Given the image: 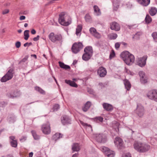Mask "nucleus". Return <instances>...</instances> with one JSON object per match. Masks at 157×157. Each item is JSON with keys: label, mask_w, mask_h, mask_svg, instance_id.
<instances>
[{"label": "nucleus", "mask_w": 157, "mask_h": 157, "mask_svg": "<svg viewBox=\"0 0 157 157\" xmlns=\"http://www.w3.org/2000/svg\"><path fill=\"white\" fill-rule=\"evenodd\" d=\"M10 142H13L14 141H17V140L15 139V137L13 136H10Z\"/></svg>", "instance_id": "obj_46"}, {"label": "nucleus", "mask_w": 157, "mask_h": 157, "mask_svg": "<svg viewBox=\"0 0 157 157\" xmlns=\"http://www.w3.org/2000/svg\"><path fill=\"white\" fill-rule=\"evenodd\" d=\"M145 20L146 23L149 24L151 21L152 19L149 15H147L145 17Z\"/></svg>", "instance_id": "obj_39"}, {"label": "nucleus", "mask_w": 157, "mask_h": 157, "mask_svg": "<svg viewBox=\"0 0 157 157\" xmlns=\"http://www.w3.org/2000/svg\"><path fill=\"white\" fill-rule=\"evenodd\" d=\"M115 145L119 149H121L123 147V142L122 139L119 137H116L114 141Z\"/></svg>", "instance_id": "obj_12"}, {"label": "nucleus", "mask_w": 157, "mask_h": 157, "mask_svg": "<svg viewBox=\"0 0 157 157\" xmlns=\"http://www.w3.org/2000/svg\"><path fill=\"white\" fill-rule=\"evenodd\" d=\"M95 119H96L97 120H98L101 122H102L103 119V118L101 117H96Z\"/></svg>", "instance_id": "obj_49"}, {"label": "nucleus", "mask_w": 157, "mask_h": 157, "mask_svg": "<svg viewBox=\"0 0 157 157\" xmlns=\"http://www.w3.org/2000/svg\"><path fill=\"white\" fill-rule=\"evenodd\" d=\"M102 106L103 108L107 111H111L113 110V106L110 104L104 103L102 104Z\"/></svg>", "instance_id": "obj_17"}, {"label": "nucleus", "mask_w": 157, "mask_h": 157, "mask_svg": "<svg viewBox=\"0 0 157 157\" xmlns=\"http://www.w3.org/2000/svg\"><path fill=\"white\" fill-rule=\"evenodd\" d=\"M82 29V26L81 25H78L76 29V34L77 35H78L79 34Z\"/></svg>", "instance_id": "obj_35"}, {"label": "nucleus", "mask_w": 157, "mask_h": 157, "mask_svg": "<svg viewBox=\"0 0 157 157\" xmlns=\"http://www.w3.org/2000/svg\"><path fill=\"white\" fill-rule=\"evenodd\" d=\"M39 38H40L39 36L38 35L36 37H34L33 38V40L35 41H37V40H39Z\"/></svg>", "instance_id": "obj_52"}, {"label": "nucleus", "mask_w": 157, "mask_h": 157, "mask_svg": "<svg viewBox=\"0 0 157 157\" xmlns=\"http://www.w3.org/2000/svg\"><path fill=\"white\" fill-rule=\"evenodd\" d=\"M62 123L63 125L71 123V120L70 118L67 116L64 115L61 118Z\"/></svg>", "instance_id": "obj_15"}, {"label": "nucleus", "mask_w": 157, "mask_h": 157, "mask_svg": "<svg viewBox=\"0 0 157 157\" xmlns=\"http://www.w3.org/2000/svg\"><path fill=\"white\" fill-rule=\"evenodd\" d=\"M41 130L45 134H49L51 132L50 124L49 122L43 124L41 126Z\"/></svg>", "instance_id": "obj_8"}, {"label": "nucleus", "mask_w": 157, "mask_h": 157, "mask_svg": "<svg viewBox=\"0 0 157 157\" xmlns=\"http://www.w3.org/2000/svg\"><path fill=\"white\" fill-rule=\"evenodd\" d=\"M33 155V153L32 152H30L29 153V157H32Z\"/></svg>", "instance_id": "obj_58"}, {"label": "nucleus", "mask_w": 157, "mask_h": 157, "mask_svg": "<svg viewBox=\"0 0 157 157\" xmlns=\"http://www.w3.org/2000/svg\"><path fill=\"white\" fill-rule=\"evenodd\" d=\"M90 33L93 36L95 33L97 32L96 29L94 28H91L90 29Z\"/></svg>", "instance_id": "obj_42"}, {"label": "nucleus", "mask_w": 157, "mask_h": 157, "mask_svg": "<svg viewBox=\"0 0 157 157\" xmlns=\"http://www.w3.org/2000/svg\"><path fill=\"white\" fill-rule=\"evenodd\" d=\"M10 144L11 146L14 147H16L17 146V141H14L13 142H10Z\"/></svg>", "instance_id": "obj_41"}, {"label": "nucleus", "mask_w": 157, "mask_h": 157, "mask_svg": "<svg viewBox=\"0 0 157 157\" xmlns=\"http://www.w3.org/2000/svg\"><path fill=\"white\" fill-rule=\"evenodd\" d=\"M135 26V25H129L128 26L129 29H132V27L133 26Z\"/></svg>", "instance_id": "obj_59"}, {"label": "nucleus", "mask_w": 157, "mask_h": 157, "mask_svg": "<svg viewBox=\"0 0 157 157\" xmlns=\"http://www.w3.org/2000/svg\"><path fill=\"white\" fill-rule=\"evenodd\" d=\"M32 44L31 42H30V43L27 42L24 44V46L25 47H26L27 46H28V47H29V46L32 45Z\"/></svg>", "instance_id": "obj_51"}, {"label": "nucleus", "mask_w": 157, "mask_h": 157, "mask_svg": "<svg viewBox=\"0 0 157 157\" xmlns=\"http://www.w3.org/2000/svg\"><path fill=\"white\" fill-rule=\"evenodd\" d=\"M139 75L141 77L140 81L142 83H145L147 82L146 80L144 78V73L143 71H140L139 73Z\"/></svg>", "instance_id": "obj_24"}, {"label": "nucleus", "mask_w": 157, "mask_h": 157, "mask_svg": "<svg viewBox=\"0 0 157 157\" xmlns=\"http://www.w3.org/2000/svg\"><path fill=\"white\" fill-rule=\"evenodd\" d=\"M50 40L53 43H55L57 41H63V37L60 34L55 35L53 33H51L48 36Z\"/></svg>", "instance_id": "obj_4"}, {"label": "nucleus", "mask_w": 157, "mask_h": 157, "mask_svg": "<svg viewBox=\"0 0 157 157\" xmlns=\"http://www.w3.org/2000/svg\"><path fill=\"white\" fill-rule=\"evenodd\" d=\"M15 45L17 48H19L21 45V42L19 41H17L15 43Z\"/></svg>", "instance_id": "obj_47"}, {"label": "nucleus", "mask_w": 157, "mask_h": 157, "mask_svg": "<svg viewBox=\"0 0 157 157\" xmlns=\"http://www.w3.org/2000/svg\"><path fill=\"white\" fill-rule=\"evenodd\" d=\"M93 36L97 38H99L101 37V35L97 32L95 33L93 35Z\"/></svg>", "instance_id": "obj_44"}, {"label": "nucleus", "mask_w": 157, "mask_h": 157, "mask_svg": "<svg viewBox=\"0 0 157 157\" xmlns=\"http://www.w3.org/2000/svg\"><path fill=\"white\" fill-rule=\"evenodd\" d=\"M121 43H120L117 42L115 43V46L116 49H118L120 47Z\"/></svg>", "instance_id": "obj_48"}, {"label": "nucleus", "mask_w": 157, "mask_h": 157, "mask_svg": "<svg viewBox=\"0 0 157 157\" xmlns=\"http://www.w3.org/2000/svg\"><path fill=\"white\" fill-rule=\"evenodd\" d=\"M147 98L157 102V90H152L149 91L147 94Z\"/></svg>", "instance_id": "obj_7"}, {"label": "nucleus", "mask_w": 157, "mask_h": 157, "mask_svg": "<svg viewBox=\"0 0 157 157\" xmlns=\"http://www.w3.org/2000/svg\"><path fill=\"white\" fill-rule=\"evenodd\" d=\"M72 149L74 151H78L80 149V146L78 143H74L72 146Z\"/></svg>", "instance_id": "obj_19"}, {"label": "nucleus", "mask_w": 157, "mask_h": 157, "mask_svg": "<svg viewBox=\"0 0 157 157\" xmlns=\"http://www.w3.org/2000/svg\"><path fill=\"white\" fill-rule=\"evenodd\" d=\"M133 146L134 149L139 152H145L148 151L150 148V146L144 143L135 142Z\"/></svg>", "instance_id": "obj_3"}, {"label": "nucleus", "mask_w": 157, "mask_h": 157, "mask_svg": "<svg viewBox=\"0 0 157 157\" xmlns=\"http://www.w3.org/2000/svg\"><path fill=\"white\" fill-rule=\"evenodd\" d=\"M117 37V35L116 33H112L109 34L108 35V37L110 40H115Z\"/></svg>", "instance_id": "obj_29"}, {"label": "nucleus", "mask_w": 157, "mask_h": 157, "mask_svg": "<svg viewBox=\"0 0 157 157\" xmlns=\"http://www.w3.org/2000/svg\"><path fill=\"white\" fill-rule=\"evenodd\" d=\"M20 95V91L17 90H15L7 94V96L8 97L11 98H14L17 97Z\"/></svg>", "instance_id": "obj_13"}, {"label": "nucleus", "mask_w": 157, "mask_h": 157, "mask_svg": "<svg viewBox=\"0 0 157 157\" xmlns=\"http://www.w3.org/2000/svg\"><path fill=\"white\" fill-rule=\"evenodd\" d=\"M114 123L116 124V128H117L118 129V127L119 126V123L116 121H114Z\"/></svg>", "instance_id": "obj_55"}, {"label": "nucleus", "mask_w": 157, "mask_h": 157, "mask_svg": "<svg viewBox=\"0 0 157 157\" xmlns=\"http://www.w3.org/2000/svg\"><path fill=\"white\" fill-rule=\"evenodd\" d=\"M84 51L85 53L92 55L93 51L92 48L91 46H87L84 49Z\"/></svg>", "instance_id": "obj_23"}, {"label": "nucleus", "mask_w": 157, "mask_h": 157, "mask_svg": "<svg viewBox=\"0 0 157 157\" xmlns=\"http://www.w3.org/2000/svg\"><path fill=\"white\" fill-rule=\"evenodd\" d=\"M137 2L144 6H147L150 3V0H137Z\"/></svg>", "instance_id": "obj_18"}, {"label": "nucleus", "mask_w": 157, "mask_h": 157, "mask_svg": "<svg viewBox=\"0 0 157 157\" xmlns=\"http://www.w3.org/2000/svg\"><path fill=\"white\" fill-rule=\"evenodd\" d=\"M31 33L33 34H35L36 33V31L34 29H32L31 31Z\"/></svg>", "instance_id": "obj_57"}, {"label": "nucleus", "mask_w": 157, "mask_h": 157, "mask_svg": "<svg viewBox=\"0 0 157 157\" xmlns=\"http://www.w3.org/2000/svg\"><path fill=\"white\" fill-rule=\"evenodd\" d=\"M28 57L25 56L24 58L21 61V62H25L28 59Z\"/></svg>", "instance_id": "obj_54"}, {"label": "nucleus", "mask_w": 157, "mask_h": 157, "mask_svg": "<svg viewBox=\"0 0 157 157\" xmlns=\"http://www.w3.org/2000/svg\"><path fill=\"white\" fill-rule=\"evenodd\" d=\"M140 33H136V34L133 37V38H134L136 35H139Z\"/></svg>", "instance_id": "obj_62"}, {"label": "nucleus", "mask_w": 157, "mask_h": 157, "mask_svg": "<svg viewBox=\"0 0 157 157\" xmlns=\"http://www.w3.org/2000/svg\"><path fill=\"white\" fill-rule=\"evenodd\" d=\"M120 56L124 62L128 65H132L135 61L134 56L128 51L123 52Z\"/></svg>", "instance_id": "obj_1"}, {"label": "nucleus", "mask_w": 157, "mask_h": 157, "mask_svg": "<svg viewBox=\"0 0 157 157\" xmlns=\"http://www.w3.org/2000/svg\"><path fill=\"white\" fill-rule=\"evenodd\" d=\"M59 108V106L58 104H55L53 107L54 111H57Z\"/></svg>", "instance_id": "obj_45"}, {"label": "nucleus", "mask_w": 157, "mask_h": 157, "mask_svg": "<svg viewBox=\"0 0 157 157\" xmlns=\"http://www.w3.org/2000/svg\"><path fill=\"white\" fill-rule=\"evenodd\" d=\"M96 139L98 142L102 143H105L107 141L106 136L101 134H97Z\"/></svg>", "instance_id": "obj_11"}, {"label": "nucleus", "mask_w": 157, "mask_h": 157, "mask_svg": "<svg viewBox=\"0 0 157 157\" xmlns=\"http://www.w3.org/2000/svg\"><path fill=\"white\" fill-rule=\"evenodd\" d=\"M65 82L66 83L71 86L75 87H78L77 85L74 81L70 80H65Z\"/></svg>", "instance_id": "obj_26"}, {"label": "nucleus", "mask_w": 157, "mask_h": 157, "mask_svg": "<svg viewBox=\"0 0 157 157\" xmlns=\"http://www.w3.org/2000/svg\"><path fill=\"white\" fill-rule=\"evenodd\" d=\"M115 55L114 51L112 50L109 55V58L111 59L114 57Z\"/></svg>", "instance_id": "obj_43"}, {"label": "nucleus", "mask_w": 157, "mask_h": 157, "mask_svg": "<svg viewBox=\"0 0 157 157\" xmlns=\"http://www.w3.org/2000/svg\"><path fill=\"white\" fill-rule=\"evenodd\" d=\"M99 86H100L102 88V86H103V84L102 83H99Z\"/></svg>", "instance_id": "obj_63"}, {"label": "nucleus", "mask_w": 157, "mask_h": 157, "mask_svg": "<svg viewBox=\"0 0 157 157\" xmlns=\"http://www.w3.org/2000/svg\"><path fill=\"white\" fill-rule=\"evenodd\" d=\"M59 21L61 25L67 26L71 23V19L68 15L64 12H62L59 15Z\"/></svg>", "instance_id": "obj_2"}, {"label": "nucleus", "mask_w": 157, "mask_h": 157, "mask_svg": "<svg viewBox=\"0 0 157 157\" xmlns=\"http://www.w3.org/2000/svg\"><path fill=\"white\" fill-rule=\"evenodd\" d=\"M63 135L60 133H56L53 136V138L55 140H56L57 139L62 138Z\"/></svg>", "instance_id": "obj_31"}, {"label": "nucleus", "mask_w": 157, "mask_h": 157, "mask_svg": "<svg viewBox=\"0 0 157 157\" xmlns=\"http://www.w3.org/2000/svg\"><path fill=\"white\" fill-rule=\"evenodd\" d=\"M2 157H13V156L11 155H7L6 156H3Z\"/></svg>", "instance_id": "obj_60"}, {"label": "nucleus", "mask_w": 157, "mask_h": 157, "mask_svg": "<svg viewBox=\"0 0 157 157\" xmlns=\"http://www.w3.org/2000/svg\"><path fill=\"white\" fill-rule=\"evenodd\" d=\"M85 19L86 22L90 23L92 21L91 17L89 14H86L85 17Z\"/></svg>", "instance_id": "obj_33"}, {"label": "nucleus", "mask_w": 157, "mask_h": 157, "mask_svg": "<svg viewBox=\"0 0 157 157\" xmlns=\"http://www.w3.org/2000/svg\"><path fill=\"white\" fill-rule=\"evenodd\" d=\"M35 90L38 91L40 94H45V91L39 87H36L35 88Z\"/></svg>", "instance_id": "obj_34"}, {"label": "nucleus", "mask_w": 157, "mask_h": 157, "mask_svg": "<svg viewBox=\"0 0 157 157\" xmlns=\"http://www.w3.org/2000/svg\"><path fill=\"white\" fill-rule=\"evenodd\" d=\"M122 157H132L131 154L129 153H127L124 156Z\"/></svg>", "instance_id": "obj_53"}, {"label": "nucleus", "mask_w": 157, "mask_h": 157, "mask_svg": "<svg viewBox=\"0 0 157 157\" xmlns=\"http://www.w3.org/2000/svg\"><path fill=\"white\" fill-rule=\"evenodd\" d=\"M59 66L60 67L65 69H69L70 68V66L65 64L61 62H59Z\"/></svg>", "instance_id": "obj_32"}, {"label": "nucleus", "mask_w": 157, "mask_h": 157, "mask_svg": "<svg viewBox=\"0 0 157 157\" xmlns=\"http://www.w3.org/2000/svg\"><path fill=\"white\" fill-rule=\"evenodd\" d=\"M92 56L91 55L85 53L82 56V59L84 60L87 61Z\"/></svg>", "instance_id": "obj_28"}, {"label": "nucleus", "mask_w": 157, "mask_h": 157, "mask_svg": "<svg viewBox=\"0 0 157 157\" xmlns=\"http://www.w3.org/2000/svg\"><path fill=\"white\" fill-rule=\"evenodd\" d=\"M25 18V17L24 16H21L20 17V20L21 21L24 20Z\"/></svg>", "instance_id": "obj_56"}, {"label": "nucleus", "mask_w": 157, "mask_h": 157, "mask_svg": "<svg viewBox=\"0 0 157 157\" xmlns=\"http://www.w3.org/2000/svg\"><path fill=\"white\" fill-rule=\"evenodd\" d=\"M9 12V10L8 9H5L2 12V14L3 15L8 13Z\"/></svg>", "instance_id": "obj_50"}, {"label": "nucleus", "mask_w": 157, "mask_h": 157, "mask_svg": "<svg viewBox=\"0 0 157 157\" xmlns=\"http://www.w3.org/2000/svg\"><path fill=\"white\" fill-rule=\"evenodd\" d=\"M13 69H10L6 74L1 78V82H5L11 79L13 77Z\"/></svg>", "instance_id": "obj_5"}, {"label": "nucleus", "mask_w": 157, "mask_h": 157, "mask_svg": "<svg viewBox=\"0 0 157 157\" xmlns=\"http://www.w3.org/2000/svg\"><path fill=\"white\" fill-rule=\"evenodd\" d=\"M124 82L125 88L128 90H129L131 87V85L130 82L126 79H125Z\"/></svg>", "instance_id": "obj_25"}, {"label": "nucleus", "mask_w": 157, "mask_h": 157, "mask_svg": "<svg viewBox=\"0 0 157 157\" xmlns=\"http://www.w3.org/2000/svg\"><path fill=\"white\" fill-rule=\"evenodd\" d=\"M97 73L100 77H105L106 75L107 71L105 68L101 67L98 69Z\"/></svg>", "instance_id": "obj_14"}, {"label": "nucleus", "mask_w": 157, "mask_h": 157, "mask_svg": "<svg viewBox=\"0 0 157 157\" xmlns=\"http://www.w3.org/2000/svg\"><path fill=\"white\" fill-rule=\"evenodd\" d=\"M83 47L82 43L80 42L75 43L72 46V51L73 53L76 54Z\"/></svg>", "instance_id": "obj_6"}, {"label": "nucleus", "mask_w": 157, "mask_h": 157, "mask_svg": "<svg viewBox=\"0 0 157 157\" xmlns=\"http://www.w3.org/2000/svg\"><path fill=\"white\" fill-rule=\"evenodd\" d=\"M110 28L112 30L118 31L120 29V26L116 22H112L110 25Z\"/></svg>", "instance_id": "obj_16"}, {"label": "nucleus", "mask_w": 157, "mask_h": 157, "mask_svg": "<svg viewBox=\"0 0 157 157\" xmlns=\"http://www.w3.org/2000/svg\"><path fill=\"white\" fill-rule=\"evenodd\" d=\"M151 36L153 37L154 40L157 42V32H154L151 34Z\"/></svg>", "instance_id": "obj_40"}, {"label": "nucleus", "mask_w": 157, "mask_h": 157, "mask_svg": "<svg viewBox=\"0 0 157 157\" xmlns=\"http://www.w3.org/2000/svg\"><path fill=\"white\" fill-rule=\"evenodd\" d=\"M147 58V55L144 56L142 57L138 58L136 61L137 64L141 67H144L146 65Z\"/></svg>", "instance_id": "obj_9"}, {"label": "nucleus", "mask_w": 157, "mask_h": 157, "mask_svg": "<svg viewBox=\"0 0 157 157\" xmlns=\"http://www.w3.org/2000/svg\"><path fill=\"white\" fill-rule=\"evenodd\" d=\"M29 30H26L24 32V39L26 40H27L29 37Z\"/></svg>", "instance_id": "obj_37"}, {"label": "nucleus", "mask_w": 157, "mask_h": 157, "mask_svg": "<svg viewBox=\"0 0 157 157\" xmlns=\"http://www.w3.org/2000/svg\"><path fill=\"white\" fill-rule=\"evenodd\" d=\"M31 56L33 57L35 59L36 58V56L35 54L31 55Z\"/></svg>", "instance_id": "obj_64"}, {"label": "nucleus", "mask_w": 157, "mask_h": 157, "mask_svg": "<svg viewBox=\"0 0 157 157\" xmlns=\"http://www.w3.org/2000/svg\"><path fill=\"white\" fill-rule=\"evenodd\" d=\"M80 124L82 125L85 126L86 129H88L90 132H92V127L91 125L90 124H88L87 123H84L83 121H80Z\"/></svg>", "instance_id": "obj_22"}, {"label": "nucleus", "mask_w": 157, "mask_h": 157, "mask_svg": "<svg viewBox=\"0 0 157 157\" xmlns=\"http://www.w3.org/2000/svg\"><path fill=\"white\" fill-rule=\"evenodd\" d=\"M91 105V103L89 101H87L82 108V110L84 112H86Z\"/></svg>", "instance_id": "obj_20"}, {"label": "nucleus", "mask_w": 157, "mask_h": 157, "mask_svg": "<svg viewBox=\"0 0 157 157\" xmlns=\"http://www.w3.org/2000/svg\"><path fill=\"white\" fill-rule=\"evenodd\" d=\"M31 133L33 136L35 140H38L40 138V136L37 135L36 132L34 131H32Z\"/></svg>", "instance_id": "obj_36"}, {"label": "nucleus", "mask_w": 157, "mask_h": 157, "mask_svg": "<svg viewBox=\"0 0 157 157\" xmlns=\"http://www.w3.org/2000/svg\"><path fill=\"white\" fill-rule=\"evenodd\" d=\"M100 149L101 151L105 154V153H107L106 152L109 150V148L104 146L101 147Z\"/></svg>", "instance_id": "obj_38"}, {"label": "nucleus", "mask_w": 157, "mask_h": 157, "mask_svg": "<svg viewBox=\"0 0 157 157\" xmlns=\"http://www.w3.org/2000/svg\"><path fill=\"white\" fill-rule=\"evenodd\" d=\"M78 154H75L73 155L72 157H78Z\"/></svg>", "instance_id": "obj_61"}, {"label": "nucleus", "mask_w": 157, "mask_h": 157, "mask_svg": "<svg viewBox=\"0 0 157 157\" xmlns=\"http://www.w3.org/2000/svg\"><path fill=\"white\" fill-rule=\"evenodd\" d=\"M94 14L96 16H99L101 14V12L100 10L97 6L95 5L93 7Z\"/></svg>", "instance_id": "obj_21"}, {"label": "nucleus", "mask_w": 157, "mask_h": 157, "mask_svg": "<svg viewBox=\"0 0 157 157\" xmlns=\"http://www.w3.org/2000/svg\"><path fill=\"white\" fill-rule=\"evenodd\" d=\"M157 12V9L154 7H151L149 11L150 14L152 16L155 15Z\"/></svg>", "instance_id": "obj_27"}, {"label": "nucleus", "mask_w": 157, "mask_h": 157, "mask_svg": "<svg viewBox=\"0 0 157 157\" xmlns=\"http://www.w3.org/2000/svg\"><path fill=\"white\" fill-rule=\"evenodd\" d=\"M105 155H107L108 157H114L115 155V153L114 151L110 150L109 149L106 152Z\"/></svg>", "instance_id": "obj_30"}, {"label": "nucleus", "mask_w": 157, "mask_h": 157, "mask_svg": "<svg viewBox=\"0 0 157 157\" xmlns=\"http://www.w3.org/2000/svg\"><path fill=\"white\" fill-rule=\"evenodd\" d=\"M135 112L140 117H142L144 114V107L141 105H137Z\"/></svg>", "instance_id": "obj_10"}]
</instances>
